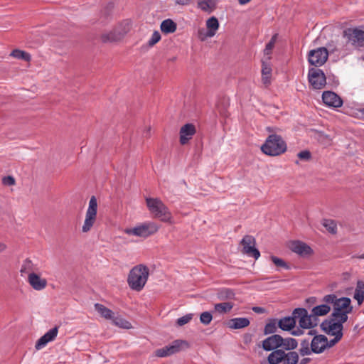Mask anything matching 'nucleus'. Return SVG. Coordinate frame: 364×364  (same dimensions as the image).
Returning a JSON list of instances; mask_svg holds the SVG:
<instances>
[{"instance_id": "69168bd1", "label": "nucleus", "mask_w": 364, "mask_h": 364, "mask_svg": "<svg viewBox=\"0 0 364 364\" xmlns=\"http://www.w3.org/2000/svg\"><path fill=\"white\" fill-rule=\"evenodd\" d=\"M329 230V232L334 235V234H336L337 231L336 230L337 229H328Z\"/></svg>"}, {"instance_id": "ea45409f", "label": "nucleus", "mask_w": 364, "mask_h": 364, "mask_svg": "<svg viewBox=\"0 0 364 364\" xmlns=\"http://www.w3.org/2000/svg\"><path fill=\"white\" fill-rule=\"evenodd\" d=\"M235 295L234 291L228 288L220 289L218 294V298L221 300L232 299L235 297Z\"/></svg>"}, {"instance_id": "39448f33", "label": "nucleus", "mask_w": 364, "mask_h": 364, "mask_svg": "<svg viewBox=\"0 0 364 364\" xmlns=\"http://www.w3.org/2000/svg\"><path fill=\"white\" fill-rule=\"evenodd\" d=\"M293 315L296 317V321H298L301 328L310 329L318 325V318H316L311 311V314L304 308H296L293 311Z\"/></svg>"}, {"instance_id": "412c9836", "label": "nucleus", "mask_w": 364, "mask_h": 364, "mask_svg": "<svg viewBox=\"0 0 364 364\" xmlns=\"http://www.w3.org/2000/svg\"><path fill=\"white\" fill-rule=\"evenodd\" d=\"M278 326L283 331H290L293 329L296 325V317L294 315H291V316L284 317L279 321Z\"/></svg>"}, {"instance_id": "f3484780", "label": "nucleus", "mask_w": 364, "mask_h": 364, "mask_svg": "<svg viewBox=\"0 0 364 364\" xmlns=\"http://www.w3.org/2000/svg\"><path fill=\"white\" fill-rule=\"evenodd\" d=\"M196 127L192 124H186L180 129V143L181 145L186 144L196 134Z\"/></svg>"}, {"instance_id": "a19ab883", "label": "nucleus", "mask_w": 364, "mask_h": 364, "mask_svg": "<svg viewBox=\"0 0 364 364\" xmlns=\"http://www.w3.org/2000/svg\"><path fill=\"white\" fill-rule=\"evenodd\" d=\"M112 320L113 323L117 326H119L123 328H127V329L131 328V323L129 321H127V320H125L121 317H119V316L115 317L114 315L113 318Z\"/></svg>"}, {"instance_id": "aec40b11", "label": "nucleus", "mask_w": 364, "mask_h": 364, "mask_svg": "<svg viewBox=\"0 0 364 364\" xmlns=\"http://www.w3.org/2000/svg\"><path fill=\"white\" fill-rule=\"evenodd\" d=\"M272 67L269 61L262 60V81L266 86L271 82Z\"/></svg>"}, {"instance_id": "f8f14e48", "label": "nucleus", "mask_w": 364, "mask_h": 364, "mask_svg": "<svg viewBox=\"0 0 364 364\" xmlns=\"http://www.w3.org/2000/svg\"><path fill=\"white\" fill-rule=\"evenodd\" d=\"M322 100L325 105L334 108L341 107L343 105V100L335 92L325 91L322 95Z\"/></svg>"}, {"instance_id": "c9c22d12", "label": "nucleus", "mask_w": 364, "mask_h": 364, "mask_svg": "<svg viewBox=\"0 0 364 364\" xmlns=\"http://www.w3.org/2000/svg\"><path fill=\"white\" fill-rule=\"evenodd\" d=\"M298 342L293 338H283L281 343V347L285 350H292L297 348Z\"/></svg>"}, {"instance_id": "0e129e2a", "label": "nucleus", "mask_w": 364, "mask_h": 364, "mask_svg": "<svg viewBox=\"0 0 364 364\" xmlns=\"http://www.w3.org/2000/svg\"><path fill=\"white\" fill-rule=\"evenodd\" d=\"M6 249V245L0 242V252H2Z\"/></svg>"}, {"instance_id": "864d4df0", "label": "nucleus", "mask_w": 364, "mask_h": 364, "mask_svg": "<svg viewBox=\"0 0 364 364\" xmlns=\"http://www.w3.org/2000/svg\"><path fill=\"white\" fill-rule=\"evenodd\" d=\"M334 338L330 341L327 339V345H326V349L330 348L334 346L336 343H338L343 336H333Z\"/></svg>"}, {"instance_id": "1a4fd4ad", "label": "nucleus", "mask_w": 364, "mask_h": 364, "mask_svg": "<svg viewBox=\"0 0 364 364\" xmlns=\"http://www.w3.org/2000/svg\"><path fill=\"white\" fill-rule=\"evenodd\" d=\"M255 237L251 235L245 236L241 241V245L243 248L242 252L249 257L257 259L260 256V253L259 251L255 248Z\"/></svg>"}, {"instance_id": "6e6d98bb", "label": "nucleus", "mask_w": 364, "mask_h": 364, "mask_svg": "<svg viewBox=\"0 0 364 364\" xmlns=\"http://www.w3.org/2000/svg\"><path fill=\"white\" fill-rule=\"evenodd\" d=\"M194 0H176V3L179 5L186 6L192 3Z\"/></svg>"}, {"instance_id": "dca6fc26", "label": "nucleus", "mask_w": 364, "mask_h": 364, "mask_svg": "<svg viewBox=\"0 0 364 364\" xmlns=\"http://www.w3.org/2000/svg\"><path fill=\"white\" fill-rule=\"evenodd\" d=\"M326 345H327L326 336L321 334L315 336L311 342V351L316 354L321 353L326 350Z\"/></svg>"}, {"instance_id": "58836bf2", "label": "nucleus", "mask_w": 364, "mask_h": 364, "mask_svg": "<svg viewBox=\"0 0 364 364\" xmlns=\"http://www.w3.org/2000/svg\"><path fill=\"white\" fill-rule=\"evenodd\" d=\"M311 353V343L308 340H303L300 343L299 353L301 356L310 355Z\"/></svg>"}, {"instance_id": "7ed1b4c3", "label": "nucleus", "mask_w": 364, "mask_h": 364, "mask_svg": "<svg viewBox=\"0 0 364 364\" xmlns=\"http://www.w3.org/2000/svg\"><path fill=\"white\" fill-rule=\"evenodd\" d=\"M287 149V146L282 137L277 134L269 135L261 146L262 151L268 156H279Z\"/></svg>"}, {"instance_id": "3c124183", "label": "nucleus", "mask_w": 364, "mask_h": 364, "mask_svg": "<svg viewBox=\"0 0 364 364\" xmlns=\"http://www.w3.org/2000/svg\"><path fill=\"white\" fill-rule=\"evenodd\" d=\"M48 341L43 336H41L36 342L35 348L36 350H41L48 344Z\"/></svg>"}, {"instance_id": "4468645a", "label": "nucleus", "mask_w": 364, "mask_h": 364, "mask_svg": "<svg viewBox=\"0 0 364 364\" xmlns=\"http://www.w3.org/2000/svg\"><path fill=\"white\" fill-rule=\"evenodd\" d=\"M329 294L325 295L321 299V304L314 306L311 309L312 314L318 318V316H323L327 315L331 310V304L327 303V298H328Z\"/></svg>"}, {"instance_id": "a18cd8bd", "label": "nucleus", "mask_w": 364, "mask_h": 364, "mask_svg": "<svg viewBox=\"0 0 364 364\" xmlns=\"http://www.w3.org/2000/svg\"><path fill=\"white\" fill-rule=\"evenodd\" d=\"M161 40V34L159 31H154L148 41V45L150 47L154 46L156 43H157Z\"/></svg>"}, {"instance_id": "c03bdc74", "label": "nucleus", "mask_w": 364, "mask_h": 364, "mask_svg": "<svg viewBox=\"0 0 364 364\" xmlns=\"http://www.w3.org/2000/svg\"><path fill=\"white\" fill-rule=\"evenodd\" d=\"M317 139L321 144L326 145L330 144L332 141V138L329 135L323 132L318 133Z\"/></svg>"}, {"instance_id": "052dcab7", "label": "nucleus", "mask_w": 364, "mask_h": 364, "mask_svg": "<svg viewBox=\"0 0 364 364\" xmlns=\"http://www.w3.org/2000/svg\"><path fill=\"white\" fill-rule=\"evenodd\" d=\"M316 301V297H310V298L306 299V302L311 303V304H315Z\"/></svg>"}, {"instance_id": "603ef678", "label": "nucleus", "mask_w": 364, "mask_h": 364, "mask_svg": "<svg viewBox=\"0 0 364 364\" xmlns=\"http://www.w3.org/2000/svg\"><path fill=\"white\" fill-rule=\"evenodd\" d=\"M323 228H336L338 223L336 220L332 219H323L322 221Z\"/></svg>"}, {"instance_id": "f257e3e1", "label": "nucleus", "mask_w": 364, "mask_h": 364, "mask_svg": "<svg viewBox=\"0 0 364 364\" xmlns=\"http://www.w3.org/2000/svg\"><path fill=\"white\" fill-rule=\"evenodd\" d=\"M326 299L327 303L331 304V308L333 309L330 316L342 321H347L348 314L353 311L350 299L348 297L338 298L336 294H330Z\"/></svg>"}, {"instance_id": "b1692460", "label": "nucleus", "mask_w": 364, "mask_h": 364, "mask_svg": "<svg viewBox=\"0 0 364 364\" xmlns=\"http://www.w3.org/2000/svg\"><path fill=\"white\" fill-rule=\"evenodd\" d=\"M37 270V264H35L30 259L27 258L23 260L20 272L21 276L23 274H28V277L31 274H36L35 272Z\"/></svg>"}, {"instance_id": "338daca9", "label": "nucleus", "mask_w": 364, "mask_h": 364, "mask_svg": "<svg viewBox=\"0 0 364 364\" xmlns=\"http://www.w3.org/2000/svg\"><path fill=\"white\" fill-rule=\"evenodd\" d=\"M355 257L359 258V259H364V253L359 256H355Z\"/></svg>"}, {"instance_id": "393cba45", "label": "nucleus", "mask_w": 364, "mask_h": 364, "mask_svg": "<svg viewBox=\"0 0 364 364\" xmlns=\"http://www.w3.org/2000/svg\"><path fill=\"white\" fill-rule=\"evenodd\" d=\"M273 351L268 355L267 360L269 364H283V351L282 349L272 350Z\"/></svg>"}, {"instance_id": "e433bc0d", "label": "nucleus", "mask_w": 364, "mask_h": 364, "mask_svg": "<svg viewBox=\"0 0 364 364\" xmlns=\"http://www.w3.org/2000/svg\"><path fill=\"white\" fill-rule=\"evenodd\" d=\"M10 55L14 58L21 59L26 62H29L31 59V55L28 53L19 49H14Z\"/></svg>"}, {"instance_id": "49530a36", "label": "nucleus", "mask_w": 364, "mask_h": 364, "mask_svg": "<svg viewBox=\"0 0 364 364\" xmlns=\"http://www.w3.org/2000/svg\"><path fill=\"white\" fill-rule=\"evenodd\" d=\"M192 316H193V315L191 314H186L182 317L178 318L176 321V323L178 326H182L188 323L192 319Z\"/></svg>"}, {"instance_id": "9b49d317", "label": "nucleus", "mask_w": 364, "mask_h": 364, "mask_svg": "<svg viewBox=\"0 0 364 364\" xmlns=\"http://www.w3.org/2000/svg\"><path fill=\"white\" fill-rule=\"evenodd\" d=\"M97 210V201L95 196H92L89 201V206L86 212L85 220L82 228H92L95 222Z\"/></svg>"}, {"instance_id": "0eeeda50", "label": "nucleus", "mask_w": 364, "mask_h": 364, "mask_svg": "<svg viewBox=\"0 0 364 364\" xmlns=\"http://www.w3.org/2000/svg\"><path fill=\"white\" fill-rule=\"evenodd\" d=\"M343 37L355 47L364 46V26L348 28L343 31Z\"/></svg>"}, {"instance_id": "5fc2aeb1", "label": "nucleus", "mask_w": 364, "mask_h": 364, "mask_svg": "<svg viewBox=\"0 0 364 364\" xmlns=\"http://www.w3.org/2000/svg\"><path fill=\"white\" fill-rule=\"evenodd\" d=\"M2 183L5 186H14L15 184V179L13 176H5L2 179Z\"/></svg>"}, {"instance_id": "cd10ccee", "label": "nucleus", "mask_w": 364, "mask_h": 364, "mask_svg": "<svg viewBox=\"0 0 364 364\" xmlns=\"http://www.w3.org/2000/svg\"><path fill=\"white\" fill-rule=\"evenodd\" d=\"M160 28L164 33H173L176 31L177 25L173 21L168 18L161 22Z\"/></svg>"}, {"instance_id": "8fccbe9b", "label": "nucleus", "mask_w": 364, "mask_h": 364, "mask_svg": "<svg viewBox=\"0 0 364 364\" xmlns=\"http://www.w3.org/2000/svg\"><path fill=\"white\" fill-rule=\"evenodd\" d=\"M166 349H169L168 346H166L162 348L158 349L156 350V355L157 357L163 358L171 355L170 351L167 350Z\"/></svg>"}, {"instance_id": "37998d69", "label": "nucleus", "mask_w": 364, "mask_h": 364, "mask_svg": "<svg viewBox=\"0 0 364 364\" xmlns=\"http://www.w3.org/2000/svg\"><path fill=\"white\" fill-rule=\"evenodd\" d=\"M213 319V316L209 311H204L200 316V321L204 325H208Z\"/></svg>"}, {"instance_id": "4c0bfd02", "label": "nucleus", "mask_w": 364, "mask_h": 364, "mask_svg": "<svg viewBox=\"0 0 364 364\" xmlns=\"http://www.w3.org/2000/svg\"><path fill=\"white\" fill-rule=\"evenodd\" d=\"M278 322L277 319L270 320L264 326V334L268 335L274 333L277 331L278 328Z\"/></svg>"}, {"instance_id": "09e8293b", "label": "nucleus", "mask_w": 364, "mask_h": 364, "mask_svg": "<svg viewBox=\"0 0 364 364\" xmlns=\"http://www.w3.org/2000/svg\"><path fill=\"white\" fill-rule=\"evenodd\" d=\"M271 259L273 262V263L276 266H277V267H284L285 269H288L289 268V267L287 264V263L283 259H282L280 258H278V257H274V256H272L271 257Z\"/></svg>"}, {"instance_id": "bf43d9fd", "label": "nucleus", "mask_w": 364, "mask_h": 364, "mask_svg": "<svg viewBox=\"0 0 364 364\" xmlns=\"http://www.w3.org/2000/svg\"><path fill=\"white\" fill-rule=\"evenodd\" d=\"M206 32L202 29V30H200L198 31V37L201 40V41H205V39H203L202 38L204 36V33H205Z\"/></svg>"}, {"instance_id": "ddd939ff", "label": "nucleus", "mask_w": 364, "mask_h": 364, "mask_svg": "<svg viewBox=\"0 0 364 364\" xmlns=\"http://www.w3.org/2000/svg\"><path fill=\"white\" fill-rule=\"evenodd\" d=\"M282 341L283 338L280 335H272L262 341V348L267 351L277 350L278 348L281 347Z\"/></svg>"}, {"instance_id": "6ab92c4d", "label": "nucleus", "mask_w": 364, "mask_h": 364, "mask_svg": "<svg viewBox=\"0 0 364 364\" xmlns=\"http://www.w3.org/2000/svg\"><path fill=\"white\" fill-rule=\"evenodd\" d=\"M219 26V22L216 17L212 16L209 18L206 21L207 31L205 33H204V36L202 38L206 39L207 38L213 37L216 34V32L218 30Z\"/></svg>"}, {"instance_id": "79ce46f5", "label": "nucleus", "mask_w": 364, "mask_h": 364, "mask_svg": "<svg viewBox=\"0 0 364 364\" xmlns=\"http://www.w3.org/2000/svg\"><path fill=\"white\" fill-rule=\"evenodd\" d=\"M58 333V327L55 326L54 328L50 329L47 333L43 335L48 342L53 341L56 338Z\"/></svg>"}, {"instance_id": "bb28decb", "label": "nucleus", "mask_w": 364, "mask_h": 364, "mask_svg": "<svg viewBox=\"0 0 364 364\" xmlns=\"http://www.w3.org/2000/svg\"><path fill=\"white\" fill-rule=\"evenodd\" d=\"M198 8L208 14L213 12L215 9L214 0H197Z\"/></svg>"}, {"instance_id": "4be33fe9", "label": "nucleus", "mask_w": 364, "mask_h": 364, "mask_svg": "<svg viewBox=\"0 0 364 364\" xmlns=\"http://www.w3.org/2000/svg\"><path fill=\"white\" fill-rule=\"evenodd\" d=\"M250 325V321L247 318H234L230 319L227 326L231 329H240Z\"/></svg>"}, {"instance_id": "20e7f679", "label": "nucleus", "mask_w": 364, "mask_h": 364, "mask_svg": "<svg viewBox=\"0 0 364 364\" xmlns=\"http://www.w3.org/2000/svg\"><path fill=\"white\" fill-rule=\"evenodd\" d=\"M149 213L161 221H171V213L162 200L158 198L147 197L145 199Z\"/></svg>"}, {"instance_id": "6e6552de", "label": "nucleus", "mask_w": 364, "mask_h": 364, "mask_svg": "<svg viewBox=\"0 0 364 364\" xmlns=\"http://www.w3.org/2000/svg\"><path fill=\"white\" fill-rule=\"evenodd\" d=\"M328 52L326 48L321 47L311 50L309 53V62L316 67L323 65L328 60Z\"/></svg>"}, {"instance_id": "473e14b6", "label": "nucleus", "mask_w": 364, "mask_h": 364, "mask_svg": "<svg viewBox=\"0 0 364 364\" xmlns=\"http://www.w3.org/2000/svg\"><path fill=\"white\" fill-rule=\"evenodd\" d=\"M354 299L360 305L364 301V282L358 281L354 293Z\"/></svg>"}, {"instance_id": "774afa93", "label": "nucleus", "mask_w": 364, "mask_h": 364, "mask_svg": "<svg viewBox=\"0 0 364 364\" xmlns=\"http://www.w3.org/2000/svg\"><path fill=\"white\" fill-rule=\"evenodd\" d=\"M315 333H316L315 331H309V335H314V334H315Z\"/></svg>"}, {"instance_id": "c85d7f7f", "label": "nucleus", "mask_w": 364, "mask_h": 364, "mask_svg": "<svg viewBox=\"0 0 364 364\" xmlns=\"http://www.w3.org/2000/svg\"><path fill=\"white\" fill-rule=\"evenodd\" d=\"M234 306L232 302H223L215 304L214 306V313L218 314H225L230 312Z\"/></svg>"}, {"instance_id": "e2e57ef3", "label": "nucleus", "mask_w": 364, "mask_h": 364, "mask_svg": "<svg viewBox=\"0 0 364 364\" xmlns=\"http://www.w3.org/2000/svg\"><path fill=\"white\" fill-rule=\"evenodd\" d=\"M251 0H238L239 4L241 5H245L247 3H249Z\"/></svg>"}, {"instance_id": "423d86ee", "label": "nucleus", "mask_w": 364, "mask_h": 364, "mask_svg": "<svg viewBox=\"0 0 364 364\" xmlns=\"http://www.w3.org/2000/svg\"><path fill=\"white\" fill-rule=\"evenodd\" d=\"M340 319L329 316L320 325L321 329L328 336H343V323Z\"/></svg>"}, {"instance_id": "de8ad7c7", "label": "nucleus", "mask_w": 364, "mask_h": 364, "mask_svg": "<svg viewBox=\"0 0 364 364\" xmlns=\"http://www.w3.org/2000/svg\"><path fill=\"white\" fill-rule=\"evenodd\" d=\"M297 156L299 159L305 161H308L311 158V154L308 150L300 151L297 154Z\"/></svg>"}, {"instance_id": "f03ea898", "label": "nucleus", "mask_w": 364, "mask_h": 364, "mask_svg": "<svg viewBox=\"0 0 364 364\" xmlns=\"http://www.w3.org/2000/svg\"><path fill=\"white\" fill-rule=\"evenodd\" d=\"M149 275V269L144 264L134 266L129 272L127 282L129 287L140 291L145 286Z\"/></svg>"}, {"instance_id": "9d476101", "label": "nucleus", "mask_w": 364, "mask_h": 364, "mask_svg": "<svg viewBox=\"0 0 364 364\" xmlns=\"http://www.w3.org/2000/svg\"><path fill=\"white\" fill-rule=\"evenodd\" d=\"M309 81L314 89L323 88L326 82L323 72L320 69H310L309 71Z\"/></svg>"}, {"instance_id": "c756f323", "label": "nucleus", "mask_w": 364, "mask_h": 364, "mask_svg": "<svg viewBox=\"0 0 364 364\" xmlns=\"http://www.w3.org/2000/svg\"><path fill=\"white\" fill-rule=\"evenodd\" d=\"M283 364H297L299 362V354L296 351H283Z\"/></svg>"}, {"instance_id": "72a5a7b5", "label": "nucleus", "mask_w": 364, "mask_h": 364, "mask_svg": "<svg viewBox=\"0 0 364 364\" xmlns=\"http://www.w3.org/2000/svg\"><path fill=\"white\" fill-rule=\"evenodd\" d=\"M130 27V22L126 20L119 23L114 28L120 35L121 38H123L124 36L129 31Z\"/></svg>"}, {"instance_id": "f704fd0d", "label": "nucleus", "mask_w": 364, "mask_h": 364, "mask_svg": "<svg viewBox=\"0 0 364 364\" xmlns=\"http://www.w3.org/2000/svg\"><path fill=\"white\" fill-rule=\"evenodd\" d=\"M277 39V34H274L269 42L266 45L265 48L264 50V55L265 56L264 60L269 61L271 59V53L272 51V49L274 47L275 43Z\"/></svg>"}, {"instance_id": "a211bd4d", "label": "nucleus", "mask_w": 364, "mask_h": 364, "mask_svg": "<svg viewBox=\"0 0 364 364\" xmlns=\"http://www.w3.org/2000/svg\"><path fill=\"white\" fill-rule=\"evenodd\" d=\"M28 282L31 287L36 290L41 291L44 289L47 286V280L41 278L37 274H31L28 277Z\"/></svg>"}, {"instance_id": "5701e85b", "label": "nucleus", "mask_w": 364, "mask_h": 364, "mask_svg": "<svg viewBox=\"0 0 364 364\" xmlns=\"http://www.w3.org/2000/svg\"><path fill=\"white\" fill-rule=\"evenodd\" d=\"M157 229H124V232L128 235H134L146 238L149 235H154Z\"/></svg>"}, {"instance_id": "2eb2a0df", "label": "nucleus", "mask_w": 364, "mask_h": 364, "mask_svg": "<svg viewBox=\"0 0 364 364\" xmlns=\"http://www.w3.org/2000/svg\"><path fill=\"white\" fill-rule=\"evenodd\" d=\"M290 249L301 257H308L313 254V250L306 243L301 241H294L290 245Z\"/></svg>"}, {"instance_id": "a878e982", "label": "nucleus", "mask_w": 364, "mask_h": 364, "mask_svg": "<svg viewBox=\"0 0 364 364\" xmlns=\"http://www.w3.org/2000/svg\"><path fill=\"white\" fill-rule=\"evenodd\" d=\"M120 35L117 33V31L113 28L109 32L103 33L101 36V40L103 43H114L117 42L122 40Z\"/></svg>"}, {"instance_id": "4d7b16f0", "label": "nucleus", "mask_w": 364, "mask_h": 364, "mask_svg": "<svg viewBox=\"0 0 364 364\" xmlns=\"http://www.w3.org/2000/svg\"><path fill=\"white\" fill-rule=\"evenodd\" d=\"M303 333V330L301 329H296V330H294L292 332H291V334L294 335V336H300Z\"/></svg>"}, {"instance_id": "13d9d810", "label": "nucleus", "mask_w": 364, "mask_h": 364, "mask_svg": "<svg viewBox=\"0 0 364 364\" xmlns=\"http://www.w3.org/2000/svg\"><path fill=\"white\" fill-rule=\"evenodd\" d=\"M310 361H311V358H304L300 360L299 364H308Z\"/></svg>"}, {"instance_id": "7c9ffc66", "label": "nucleus", "mask_w": 364, "mask_h": 364, "mask_svg": "<svg viewBox=\"0 0 364 364\" xmlns=\"http://www.w3.org/2000/svg\"><path fill=\"white\" fill-rule=\"evenodd\" d=\"M168 346L169 349H166L167 350L170 351L171 354H175L176 353L180 352L183 347H188V344L186 341L183 340H176L172 342V343Z\"/></svg>"}, {"instance_id": "2f4dec72", "label": "nucleus", "mask_w": 364, "mask_h": 364, "mask_svg": "<svg viewBox=\"0 0 364 364\" xmlns=\"http://www.w3.org/2000/svg\"><path fill=\"white\" fill-rule=\"evenodd\" d=\"M95 309L101 315L102 317L110 320L113 318V316L114 314V312L104 305L97 303L95 304Z\"/></svg>"}, {"instance_id": "680f3d73", "label": "nucleus", "mask_w": 364, "mask_h": 364, "mask_svg": "<svg viewBox=\"0 0 364 364\" xmlns=\"http://www.w3.org/2000/svg\"><path fill=\"white\" fill-rule=\"evenodd\" d=\"M253 311L257 313H262L264 311L263 309L261 307H254Z\"/></svg>"}]
</instances>
